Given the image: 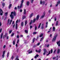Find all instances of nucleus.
<instances>
[{
	"mask_svg": "<svg viewBox=\"0 0 60 60\" xmlns=\"http://www.w3.org/2000/svg\"><path fill=\"white\" fill-rule=\"evenodd\" d=\"M58 21H57L56 23V26H58Z\"/></svg>",
	"mask_w": 60,
	"mask_h": 60,
	"instance_id": "nucleus-19",
	"label": "nucleus"
},
{
	"mask_svg": "<svg viewBox=\"0 0 60 60\" xmlns=\"http://www.w3.org/2000/svg\"><path fill=\"white\" fill-rule=\"evenodd\" d=\"M9 52H8V53L7 55V57H8L9 54Z\"/></svg>",
	"mask_w": 60,
	"mask_h": 60,
	"instance_id": "nucleus-49",
	"label": "nucleus"
},
{
	"mask_svg": "<svg viewBox=\"0 0 60 60\" xmlns=\"http://www.w3.org/2000/svg\"><path fill=\"white\" fill-rule=\"evenodd\" d=\"M6 47V45H4L3 46V48H4V49H5V48Z\"/></svg>",
	"mask_w": 60,
	"mask_h": 60,
	"instance_id": "nucleus-57",
	"label": "nucleus"
},
{
	"mask_svg": "<svg viewBox=\"0 0 60 60\" xmlns=\"http://www.w3.org/2000/svg\"><path fill=\"white\" fill-rule=\"evenodd\" d=\"M33 52V51H30L28 52L29 54H31V53H32Z\"/></svg>",
	"mask_w": 60,
	"mask_h": 60,
	"instance_id": "nucleus-23",
	"label": "nucleus"
},
{
	"mask_svg": "<svg viewBox=\"0 0 60 60\" xmlns=\"http://www.w3.org/2000/svg\"><path fill=\"white\" fill-rule=\"evenodd\" d=\"M45 12H44L43 13V15H42L41 17V19H42V18H44V17L45 16Z\"/></svg>",
	"mask_w": 60,
	"mask_h": 60,
	"instance_id": "nucleus-8",
	"label": "nucleus"
},
{
	"mask_svg": "<svg viewBox=\"0 0 60 60\" xmlns=\"http://www.w3.org/2000/svg\"><path fill=\"white\" fill-rule=\"evenodd\" d=\"M37 26H35V30H36V29H37Z\"/></svg>",
	"mask_w": 60,
	"mask_h": 60,
	"instance_id": "nucleus-39",
	"label": "nucleus"
},
{
	"mask_svg": "<svg viewBox=\"0 0 60 60\" xmlns=\"http://www.w3.org/2000/svg\"><path fill=\"white\" fill-rule=\"evenodd\" d=\"M50 54V51H49V52L48 54L47 55V56H48L49 55V54Z\"/></svg>",
	"mask_w": 60,
	"mask_h": 60,
	"instance_id": "nucleus-30",
	"label": "nucleus"
},
{
	"mask_svg": "<svg viewBox=\"0 0 60 60\" xmlns=\"http://www.w3.org/2000/svg\"><path fill=\"white\" fill-rule=\"evenodd\" d=\"M35 21H36V18H34L33 20H31V22H32V23H34L35 22Z\"/></svg>",
	"mask_w": 60,
	"mask_h": 60,
	"instance_id": "nucleus-7",
	"label": "nucleus"
},
{
	"mask_svg": "<svg viewBox=\"0 0 60 60\" xmlns=\"http://www.w3.org/2000/svg\"><path fill=\"white\" fill-rule=\"evenodd\" d=\"M2 25V23L1 22H0V26H1V25Z\"/></svg>",
	"mask_w": 60,
	"mask_h": 60,
	"instance_id": "nucleus-62",
	"label": "nucleus"
},
{
	"mask_svg": "<svg viewBox=\"0 0 60 60\" xmlns=\"http://www.w3.org/2000/svg\"><path fill=\"white\" fill-rule=\"evenodd\" d=\"M40 43L39 42V43H38V44H37V46H39V45H40Z\"/></svg>",
	"mask_w": 60,
	"mask_h": 60,
	"instance_id": "nucleus-41",
	"label": "nucleus"
},
{
	"mask_svg": "<svg viewBox=\"0 0 60 60\" xmlns=\"http://www.w3.org/2000/svg\"><path fill=\"white\" fill-rule=\"evenodd\" d=\"M24 2V0H22L21 1V3L23 4V3Z\"/></svg>",
	"mask_w": 60,
	"mask_h": 60,
	"instance_id": "nucleus-28",
	"label": "nucleus"
},
{
	"mask_svg": "<svg viewBox=\"0 0 60 60\" xmlns=\"http://www.w3.org/2000/svg\"><path fill=\"white\" fill-rule=\"evenodd\" d=\"M8 12H6L5 13V16H7L8 14Z\"/></svg>",
	"mask_w": 60,
	"mask_h": 60,
	"instance_id": "nucleus-25",
	"label": "nucleus"
},
{
	"mask_svg": "<svg viewBox=\"0 0 60 60\" xmlns=\"http://www.w3.org/2000/svg\"><path fill=\"white\" fill-rule=\"evenodd\" d=\"M37 34V32H34L33 33V34Z\"/></svg>",
	"mask_w": 60,
	"mask_h": 60,
	"instance_id": "nucleus-27",
	"label": "nucleus"
},
{
	"mask_svg": "<svg viewBox=\"0 0 60 60\" xmlns=\"http://www.w3.org/2000/svg\"><path fill=\"white\" fill-rule=\"evenodd\" d=\"M12 30H10L9 31V34H11V32H12Z\"/></svg>",
	"mask_w": 60,
	"mask_h": 60,
	"instance_id": "nucleus-32",
	"label": "nucleus"
},
{
	"mask_svg": "<svg viewBox=\"0 0 60 60\" xmlns=\"http://www.w3.org/2000/svg\"><path fill=\"white\" fill-rule=\"evenodd\" d=\"M41 23H40V24L38 26V28H39L40 27H41Z\"/></svg>",
	"mask_w": 60,
	"mask_h": 60,
	"instance_id": "nucleus-26",
	"label": "nucleus"
},
{
	"mask_svg": "<svg viewBox=\"0 0 60 60\" xmlns=\"http://www.w3.org/2000/svg\"><path fill=\"white\" fill-rule=\"evenodd\" d=\"M41 29H44V26H42L41 27Z\"/></svg>",
	"mask_w": 60,
	"mask_h": 60,
	"instance_id": "nucleus-37",
	"label": "nucleus"
},
{
	"mask_svg": "<svg viewBox=\"0 0 60 60\" xmlns=\"http://www.w3.org/2000/svg\"><path fill=\"white\" fill-rule=\"evenodd\" d=\"M56 51V50H55L54 51V52H53L54 54H55Z\"/></svg>",
	"mask_w": 60,
	"mask_h": 60,
	"instance_id": "nucleus-50",
	"label": "nucleus"
},
{
	"mask_svg": "<svg viewBox=\"0 0 60 60\" xmlns=\"http://www.w3.org/2000/svg\"><path fill=\"white\" fill-rule=\"evenodd\" d=\"M54 19L55 20V21H56V17H55L54 18Z\"/></svg>",
	"mask_w": 60,
	"mask_h": 60,
	"instance_id": "nucleus-46",
	"label": "nucleus"
},
{
	"mask_svg": "<svg viewBox=\"0 0 60 60\" xmlns=\"http://www.w3.org/2000/svg\"><path fill=\"white\" fill-rule=\"evenodd\" d=\"M25 18H26V17H25V16H23V17L22 18L23 19H25Z\"/></svg>",
	"mask_w": 60,
	"mask_h": 60,
	"instance_id": "nucleus-42",
	"label": "nucleus"
},
{
	"mask_svg": "<svg viewBox=\"0 0 60 60\" xmlns=\"http://www.w3.org/2000/svg\"><path fill=\"white\" fill-rule=\"evenodd\" d=\"M46 53V52H44L43 53V54L44 55H45V54Z\"/></svg>",
	"mask_w": 60,
	"mask_h": 60,
	"instance_id": "nucleus-51",
	"label": "nucleus"
},
{
	"mask_svg": "<svg viewBox=\"0 0 60 60\" xmlns=\"http://www.w3.org/2000/svg\"><path fill=\"white\" fill-rule=\"evenodd\" d=\"M11 5H12L11 4H9V9H10L11 8Z\"/></svg>",
	"mask_w": 60,
	"mask_h": 60,
	"instance_id": "nucleus-16",
	"label": "nucleus"
},
{
	"mask_svg": "<svg viewBox=\"0 0 60 60\" xmlns=\"http://www.w3.org/2000/svg\"><path fill=\"white\" fill-rule=\"evenodd\" d=\"M57 45H58V46L59 47L60 46V40L58 42H57Z\"/></svg>",
	"mask_w": 60,
	"mask_h": 60,
	"instance_id": "nucleus-6",
	"label": "nucleus"
},
{
	"mask_svg": "<svg viewBox=\"0 0 60 60\" xmlns=\"http://www.w3.org/2000/svg\"><path fill=\"white\" fill-rule=\"evenodd\" d=\"M60 52V49H58L57 52V53H58V54H59V53Z\"/></svg>",
	"mask_w": 60,
	"mask_h": 60,
	"instance_id": "nucleus-21",
	"label": "nucleus"
},
{
	"mask_svg": "<svg viewBox=\"0 0 60 60\" xmlns=\"http://www.w3.org/2000/svg\"><path fill=\"white\" fill-rule=\"evenodd\" d=\"M2 56L3 58L4 57V55L3 54Z\"/></svg>",
	"mask_w": 60,
	"mask_h": 60,
	"instance_id": "nucleus-48",
	"label": "nucleus"
},
{
	"mask_svg": "<svg viewBox=\"0 0 60 60\" xmlns=\"http://www.w3.org/2000/svg\"><path fill=\"white\" fill-rule=\"evenodd\" d=\"M16 12L15 11L12 12L11 13V15H10V16L11 17V18L12 19H13V18H14V16H16Z\"/></svg>",
	"mask_w": 60,
	"mask_h": 60,
	"instance_id": "nucleus-1",
	"label": "nucleus"
},
{
	"mask_svg": "<svg viewBox=\"0 0 60 60\" xmlns=\"http://www.w3.org/2000/svg\"><path fill=\"white\" fill-rule=\"evenodd\" d=\"M23 13L24 14H26V10L25 9L24 10V12Z\"/></svg>",
	"mask_w": 60,
	"mask_h": 60,
	"instance_id": "nucleus-12",
	"label": "nucleus"
},
{
	"mask_svg": "<svg viewBox=\"0 0 60 60\" xmlns=\"http://www.w3.org/2000/svg\"><path fill=\"white\" fill-rule=\"evenodd\" d=\"M44 52H47V51H46V49H44Z\"/></svg>",
	"mask_w": 60,
	"mask_h": 60,
	"instance_id": "nucleus-36",
	"label": "nucleus"
},
{
	"mask_svg": "<svg viewBox=\"0 0 60 60\" xmlns=\"http://www.w3.org/2000/svg\"><path fill=\"white\" fill-rule=\"evenodd\" d=\"M57 36V34L55 35L54 36V37L52 39V41H56V37Z\"/></svg>",
	"mask_w": 60,
	"mask_h": 60,
	"instance_id": "nucleus-2",
	"label": "nucleus"
},
{
	"mask_svg": "<svg viewBox=\"0 0 60 60\" xmlns=\"http://www.w3.org/2000/svg\"><path fill=\"white\" fill-rule=\"evenodd\" d=\"M33 14H34L33 13H32L30 14V17H29L30 18H31L32 17V16H33Z\"/></svg>",
	"mask_w": 60,
	"mask_h": 60,
	"instance_id": "nucleus-11",
	"label": "nucleus"
},
{
	"mask_svg": "<svg viewBox=\"0 0 60 60\" xmlns=\"http://www.w3.org/2000/svg\"><path fill=\"white\" fill-rule=\"evenodd\" d=\"M28 30H25V32L26 33V34H28Z\"/></svg>",
	"mask_w": 60,
	"mask_h": 60,
	"instance_id": "nucleus-13",
	"label": "nucleus"
},
{
	"mask_svg": "<svg viewBox=\"0 0 60 60\" xmlns=\"http://www.w3.org/2000/svg\"><path fill=\"white\" fill-rule=\"evenodd\" d=\"M29 1H27V2L26 4L27 5H29Z\"/></svg>",
	"mask_w": 60,
	"mask_h": 60,
	"instance_id": "nucleus-15",
	"label": "nucleus"
},
{
	"mask_svg": "<svg viewBox=\"0 0 60 60\" xmlns=\"http://www.w3.org/2000/svg\"><path fill=\"white\" fill-rule=\"evenodd\" d=\"M53 52V49H52L51 50V53L52 54Z\"/></svg>",
	"mask_w": 60,
	"mask_h": 60,
	"instance_id": "nucleus-31",
	"label": "nucleus"
},
{
	"mask_svg": "<svg viewBox=\"0 0 60 60\" xmlns=\"http://www.w3.org/2000/svg\"><path fill=\"white\" fill-rule=\"evenodd\" d=\"M43 37H42L41 39V40H40V41H41L42 40H43Z\"/></svg>",
	"mask_w": 60,
	"mask_h": 60,
	"instance_id": "nucleus-38",
	"label": "nucleus"
},
{
	"mask_svg": "<svg viewBox=\"0 0 60 60\" xmlns=\"http://www.w3.org/2000/svg\"><path fill=\"white\" fill-rule=\"evenodd\" d=\"M5 51H4L3 52V55H4L5 54Z\"/></svg>",
	"mask_w": 60,
	"mask_h": 60,
	"instance_id": "nucleus-45",
	"label": "nucleus"
},
{
	"mask_svg": "<svg viewBox=\"0 0 60 60\" xmlns=\"http://www.w3.org/2000/svg\"><path fill=\"white\" fill-rule=\"evenodd\" d=\"M31 2V3H33V1H34V0H30Z\"/></svg>",
	"mask_w": 60,
	"mask_h": 60,
	"instance_id": "nucleus-47",
	"label": "nucleus"
},
{
	"mask_svg": "<svg viewBox=\"0 0 60 60\" xmlns=\"http://www.w3.org/2000/svg\"><path fill=\"white\" fill-rule=\"evenodd\" d=\"M14 58V57L13 56H12V57L11 59L12 60V59H13Z\"/></svg>",
	"mask_w": 60,
	"mask_h": 60,
	"instance_id": "nucleus-44",
	"label": "nucleus"
},
{
	"mask_svg": "<svg viewBox=\"0 0 60 60\" xmlns=\"http://www.w3.org/2000/svg\"><path fill=\"white\" fill-rule=\"evenodd\" d=\"M49 44L47 45V47H49Z\"/></svg>",
	"mask_w": 60,
	"mask_h": 60,
	"instance_id": "nucleus-64",
	"label": "nucleus"
},
{
	"mask_svg": "<svg viewBox=\"0 0 60 60\" xmlns=\"http://www.w3.org/2000/svg\"><path fill=\"white\" fill-rule=\"evenodd\" d=\"M22 6H23L22 4H21L20 7L19 6H18V9H20V8H22Z\"/></svg>",
	"mask_w": 60,
	"mask_h": 60,
	"instance_id": "nucleus-5",
	"label": "nucleus"
},
{
	"mask_svg": "<svg viewBox=\"0 0 60 60\" xmlns=\"http://www.w3.org/2000/svg\"><path fill=\"white\" fill-rule=\"evenodd\" d=\"M27 21L26 20L25 21V26H26V25H27Z\"/></svg>",
	"mask_w": 60,
	"mask_h": 60,
	"instance_id": "nucleus-18",
	"label": "nucleus"
},
{
	"mask_svg": "<svg viewBox=\"0 0 60 60\" xmlns=\"http://www.w3.org/2000/svg\"><path fill=\"white\" fill-rule=\"evenodd\" d=\"M17 38H19V35L17 36Z\"/></svg>",
	"mask_w": 60,
	"mask_h": 60,
	"instance_id": "nucleus-63",
	"label": "nucleus"
},
{
	"mask_svg": "<svg viewBox=\"0 0 60 60\" xmlns=\"http://www.w3.org/2000/svg\"><path fill=\"white\" fill-rule=\"evenodd\" d=\"M36 56H37V57H38V56H39V55H38V54H37Z\"/></svg>",
	"mask_w": 60,
	"mask_h": 60,
	"instance_id": "nucleus-59",
	"label": "nucleus"
},
{
	"mask_svg": "<svg viewBox=\"0 0 60 60\" xmlns=\"http://www.w3.org/2000/svg\"><path fill=\"white\" fill-rule=\"evenodd\" d=\"M13 45H15V41H13Z\"/></svg>",
	"mask_w": 60,
	"mask_h": 60,
	"instance_id": "nucleus-35",
	"label": "nucleus"
},
{
	"mask_svg": "<svg viewBox=\"0 0 60 60\" xmlns=\"http://www.w3.org/2000/svg\"><path fill=\"white\" fill-rule=\"evenodd\" d=\"M57 4H60V1H58L57 2Z\"/></svg>",
	"mask_w": 60,
	"mask_h": 60,
	"instance_id": "nucleus-53",
	"label": "nucleus"
},
{
	"mask_svg": "<svg viewBox=\"0 0 60 60\" xmlns=\"http://www.w3.org/2000/svg\"><path fill=\"white\" fill-rule=\"evenodd\" d=\"M35 40V38H34L33 39V43H34V41Z\"/></svg>",
	"mask_w": 60,
	"mask_h": 60,
	"instance_id": "nucleus-24",
	"label": "nucleus"
},
{
	"mask_svg": "<svg viewBox=\"0 0 60 60\" xmlns=\"http://www.w3.org/2000/svg\"><path fill=\"white\" fill-rule=\"evenodd\" d=\"M39 17H40V16L39 15H38L37 16L36 18V20H38L39 19Z\"/></svg>",
	"mask_w": 60,
	"mask_h": 60,
	"instance_id": "nucleus-9",
	"label": "nucleus"
},
{
	"mask_svg": "<svg viewBox=\"0 0 60 60\" xmlns=\"http://www.w3.org/2000/svg\"><path fill=\"white\" fill-rule=\"evenodd\" d=\"M41 51V49H40L39 50H36V52H39V53H40Z\"/></svg>",
	"mask_w": 60,
	"mask_h": 60,
	"instance_id": "nucleus-10",
	"label": "nucleus"
},
{
	"mask_svg": "<svg viewBox=\"0 0 60 60\" xmlns=\"http://www.w3.org/2000/svg\"><path fill=\"white\" fill-rule=\"evenodd\" d=\"M56 57H52V59L53 60H54V59H56Z\"/></svg>",
	"mask_w": 60,
	"mask_h": 60,
	"instance_id": "nucleus-34",
	"label": "nucleus"
},
{
	"mask_svg": "<svg viewBox=\"0 0 60 60\" xmlns=\"http://www.w3.org/2000/svg\"><path fill=\"white\" fill-rule=\"evenodd\" d=\"M33 27L31 26H30V29H31Z\"/></svg>",
	"mask_w": 60,
	"mask_h": 60,
	"instance_id": "nucleus-60",
	"label": "nucleus"
},
{
	"mask_svg": "<svg viewBox=\"0 0 60 60\" xmlns=\"http://www.w3.org/2000/svg\"><path fill=\"white\" fill-rule=\"evenodd\" d=\"M2 29H0V33H1V32L2 31Z\"/></svg>",
	"mask_w": 60,
	"mask_h": 60,
	"instance_id": "nucleus-52",
	"label": "nucleus"
},
{
	"mask_svg": "<svg viewBox=\"0 0 60 60\" xmlns=\"http://www.w3.org/2000/svg\"><path fill=\"white\" fill-rule=\"evenodd\" d=\"M19 39H18L17 41V43H18L19 42Z\"/></svg>",
	"mask_w": 60,
	"mask_h": 60,
	"instance_id": "nucleus-43",
	"label": "nucleus"
},
{
	"mask_svg": "<svg viewBox=\"0 0 60 60\" xmlns=\"http://www.w3.org/2000/svg\"><path fill=\"white\" fill-rule=\"evenodd\" d=\"M42 4L43 5H44V4H45V2L44 1H43L42 2Z\"/></svg>",
	"mask_w": 60,
	"mask_h": 60,
	"instance_id": "nucleus-40",
	"label": "nucleus"
},
{
	"mask_svg": "<svg viewBox=\"0 0 60 60\" xmlns=\"http://www.w3.org/2000/svg\"><path fill=\"white\" fill-rule=\"evenodd\" d=\"M12 21V19H11L10 20V19H8V24H9V25H10Z\"/></svg>",
	"mask_w": 60,
	"mask_h": 60,
	"instance_id": "nucleus-3",
	"label": "nucleus"
},
{
	"mask_svg": "<svg viewBox=\"0 0 60 60\" xmlns=\"http://www.w3.org/2000/svg\"><path fill=\"white\" fill-rule=\"evenodd\" d=\"M21 25L22 26H24V22H22L21 24Z\"/></svg>",
	"mask_w": 60,
	"mask_h": 60,
	"instance_id": "nucleus-14",
	"label": "nucleus"
},
{
	"mask_svg": "<svg viewBox=\"0 0 60 60\" xmlns=\"http://www.w3.org/2000/svg\"><path fill=\"white\" fill-rule=\"evenodd\" d=\"M16 60H19V58H17L16 59Z\"/></svg>",
	"mask_w": 60,
	"mask_h": 60,
	"instance_id": "nucleus-55",
	"label": "nucleus"
},
{
	"mask_svg": "<svg viewBox=\"0 0 60 60\" xmlns=\"http://www.w3.org/2000/svg\"><path fill=\"white\" fill-rule=\"evenodd\" d=\"M3 11L1 9H0V15L2 16L3 15Z\"/></svg>",
	"mask_w": 60,
	"mask_h": 60,
	"instance_id": "nucleus-4",
	"label": "nucleus"
},
{
	"mask_svg": "<svg viewBox=\"0 0 60 60\" xmlns=\"http://www.w3.org/2000/svg\"><path fill=\"white\" fill-rule=\"evenodd\" d=\"M32 23H33V22H32V21L31 20V22L30 23V25H31Z\"/></svg>",
	"mask_w": 60,
	"mask_h": 60,
	"instance_id": "nucleus-58",
	"label": "nucleus"
},
{
	"mask_svg": "<svg viewBox=\"0 0 60 60\" xmlns=\"http://www.w3.org/2000/svg\"><path fill=\"white\" fill-rule=\"evenodd\" d=\"M42 36H43V34H42L40 35L39 36L40 37H41Z\"/></svg>",
	"mask_w": 60,
	"mask_h": 60,
	"instance_id": "nucleus-22",
	"label": "nucleus"
},
{
	"mask_svg": "<svg viewBox=\"0 0 60 60\" xmlns=\"http://www.w3.org/2000/svg\"><path fill=\"white\" fill-rule=\"evenodd\" d=\"M5 5V4H4V3H2V5L3 6V7L2 8H3L4 7V6Z\"/></svg>",
	"mask_w": 60,
	"mask_h": 60,
	"instance_id": "nucleus-29",
	"label": "nucleus"
},
{
	"mask_svg": "<svg viewBox=\"0 0 60 60\" xmlns=\"http://www.w3.org/2000/svg\"><path fill=\"white\" fill-rule=\"evenodd\" d=\"M53 31H54L55 30V27H53Z\"/></svg>",
	"mask_w": 60,
	"mask_h": 60,
	"instance_id": "nucleus-20",
	"label": "nucleus"
},
{
	"mask_svg": "<svg viewBox=\"0 0 60 60\" xmlns=\"http://www.w3.org/2000/svg\"><path fill=\"white\" fill-rule=\"evenodd\" d=\"M20 12H22V9H20Z\"/></svg>",
	"mask_w": 60,
	"mask_h": 60,
	"instance_id": "nucleus-61",
	"label": "nucleus"
},
{
	"mask_svg": "<svg viewBox=\"0 0 60 60\" xmlns=\"http://www.w3.org/2000/svg\"><path fill=\"white\" fill-rule=\"evenodd\" d=\"M18 23V20H17L16 22V23Z\"/></svg>",
	"mask_w": 60,
	"mask_h": 60,
	"instance_id": "nucleus-56",
	"label": "nucleus"
},
{
	"mask_svg": "<svg viewBox=\"0 0 60 60\" xmlns=\"http://www.w3.org/2000/svg\"><path fill=\"white\" fill-rule=\"evenodd\" d=\"M42 4V1H40V4Z\"/></svg>",
	"mask_w": 60,
	"mask_h": 60,
	"instance_id": "nucleus-54",
	"label": "nucleus"
},
{
	"mask_svg": "<svg viewBox=\"0 0 60 60\" xmlns=\"http://www.w3.org/2000/svg\"><path fill=\"white\" fill-rule=\"evenodd\" d=\"M3 34L2 33L1 35V39H2V38H3Z\"/></svg>",
	"mask_w": 60,
	"mask_h": 60,
	"instance_id": "nucleus-17",
	"label": "nucleus"
},
{
	"mask_svg": "<svg viewBox=\"0 0 60 60\" xmlns=\"http://www.w3.org/2000/svg\"><path fill=\"white\" fill-rule=\"evenodd\" d=\"M14 33H13L11 35V37H12L13 36V35H14Z\"/></svg>",
	"mask_w": 60,
	"mask_h": 60,
	"instance_id": "nucleus-33",
	"label": "nucleus"
}]
</instances>
